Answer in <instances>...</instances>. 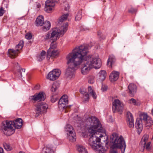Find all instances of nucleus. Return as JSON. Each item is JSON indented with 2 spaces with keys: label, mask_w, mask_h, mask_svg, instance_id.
Instances as JSON below:
<instances>
[{
  "label": "nucleus",
  "mask_w": 153,
  "mask_h": 153,
  "mask_svg": "<svg viewBox=\"0 0 153 153\" xmlns=\"http://www.w3.org/2000/svg\"><path fill=\"white\" fill-rule=\"evenodd\" d=\"M86 124L89 127L88 128V132L91 135L89 138L88 144L94 150L99 151L100 153H103L105 151L103 150L102 145L106 146L108 143V137L97 132L105 133V130L102 127L99 119L94 116L87 118L85 121Z\"/></svg>",
  "instance_id": "nucleus-1"
},
{
  "label": "nucleus",
  "mask_w": 153,
  "mask_h": 153,
  "mask_svg": "<svg viewBox=\"0 0 153 153\" xmlns=\"http://www.w3.org/2000/svg\"><path fill=\"white\" fill-rule=\"evenodd\" d=\"M88 52V48L85 45L76 47L73 50L74 54L76 55L74 58H78L80 63L79 65L81 64V72L84 75L88 73L90 69L92 68L91 65H90L85 59V55Z\"/></svg>",
  "instance_id": "nucleus-2"
},
{
  "label": "nucleus",
  "mask_w": 153,
  "mask_h": 153,
  "mask_svg": "<svg viewBox=\"0 0 153 153\" xmlns=\"http://www.w3.org/2000/svg\"><path fill=\"white\" fill-rule=\"evenodd\" d=\"M22 124V120L21 118H17L15 121L6 120L2 122L1 130L4 134L10 136L14 132L15 128H20Z\"/></svg>",
  "instance_id": "nucleus-3"
},
{
  "label": "nucleus",
  "mask_w": 153,
  "mask_h": 153,
  "mask_svg": "<svg viewBox=\"0 0 153 153\" xmlns=\"http://www.w3.org/2000/svg\"><path fill=\"white\" fill-rule=\"evenodd\" d=\"M76 55L74 54L73 51L69 53L66 57L67 64L68 67L67 68L65 74V76L69 79L74 76V72L77 69V66L80 63L78 58H74Z\"/></svg>",
  "instance_id": "nucleus-4"
},
{
  "label": "nucleus",
  "mask_w": 153,
  "mask_h": 153,
  "mask_svg": "<svg viewBox=\"0 0 153 153\" xmlns=\"http://www.w3.org/2000/svg\"><path fill=\"white\" fill-rule=\"evenodd\" d=\"M110 144L111 148H119L125 150L126 148V144L124 139L122 136H118L116 133H113L110 137Z\"/></svg>",
  "instance_id": "nucleus-5"
},
{
  "label": "nucleus",
  "mask_w": 153,
  "mask_h": 153,
  "mask_svg": "<svg viewBox=\"0 0 153 153\" xmlns=\"http://www.w3.org/2000/svg\"><path fill=\"white\" fill-rule=\"evenodd\" d=\"M68 27V23L66 22L64 24L63 26L60 27L59 31H58L56 28L52 29L51 30L49 31L50 33L51 34L50 37L51 39L53 40V41H56L57 38H59V34L63 35L67 31Z\"/></svg>",
  "instance_id": "nucleus-6"
},
{
  "label": "nucleus",
  "mask_w": 153,
  "mask_h": 153,
  "mask_svg": "<svg viewBox=\"0 0 153 153\" xmlns=\"http://www.w3.org/2000/svg\"><path fill=\"white\" fill-rule=\"evenodd\" d=\"M68 99L67 95H64L60 98L58 102V108L59 110L66 113L68 109L70 108L71 105L68 106Z\"/></svg>",
  "instance_id": "nucleus-7"
},
{
  "label": "nucleus",
  "mask_w": 153,
  "mask_h": 153,
  "mask_svg": "<svg viewBox=\"0 0 153 153\" xmlns=\"http://www.w3.org/2000/svg\"><path fill=\"white\" fill-rule=\"evenodd\" d=\"M85 59L88 63L91 65L92 68H94L97 69L100 68L101 65V63L100 59L98 57H91L90 56H86L85 55Z\"/></svg>",
  "instance_id": "nucleus-8"
},
{
  "label": "nucleus",
  "mask_w": 153,
  "mask_h": 153,
  "mask_svg": "<svg viewBox=\"0 0 153 153\" xmlns=\"http://www.w3.org/2000/svg\"><path fill=\"white\" fill-rule=\"evenodd\" d=\"M48 108V105L45 103L43 102L38 103L36 105V108L35 109V116L37 117L42 113L45 114L47 112Z\"/></svg>",
  "instance_id": "nucleus-9"
},
{
  "label": "nucleus",
  "mask_w": 153,
  "mask_h": 153,
  "mask_svg": "<svg viewBox=\"0 0 153 153\" xmlns=\"http://www.w3.org/2000/svg\"><path fill=\"white\" fill-rule=\"evenodd\" d=\"M24 46V42L20 41L19 44L16 46V50L9 49L8 51V55L11 58H14L18 56L19 51L21 50Z\"/></svg>",
  "instance_id": "nucleus-10"
},
{
  "label": "nucleus",
  "mask_w": 153,
  "mask_h": 153,
  "mask_svg": "<svg viewBox=\"0 0 153 153\" xmlns=\"http://www.w3.org/2000/svg\"><path fill=\"white\" fill-rule=\"evenodd\" d=\"M65 131L67 132L68 139L71 142L75 141L76 134L72 126L69 124L67 125L65 127Z\"/></svg>",
  "instance_id": "nucleus-11"
},
{
  "label": "nucleus",
  "mask_w": 153,
  "mask_h": 153,
  "mask_svg": "<svg viewBox=\"0 0 153 153\" xmlns=\"http://www.w3.org/2000/svg\"><path fill=\"white\" fill-rule=\"evenodd\" d=\"M112 109L113 112L121 114L123 111V105L119 100L115 99L113 102Z\"/></svg>",
  "instance_id": "nucleus-12"
},
{
  "label": "nucleus",
  "mask_w": 153,
  "mask_h": 153,
  "mask_svg": "<svg viewBox=\"0 0 153 153\" xmlns=\"http://www.w3.org/2000/svg\"><path fill=\"white\" fill-rule=\"evenodd\" d=\"M148 117H150L148 116L146 114L144 113L141 115L140 119L136 120L135 126L139 133H140L143 129V126L141 124L142 120L144 121V122L147 120Z\"/></svg>",
  "instance_id": "nucleus-13"
},
{
  "label": "nucleus",
  "mask_w": 153,
  "mask_h": 153,
  "mask_svg": "<svg viewBox=\"0 0 153 153\" xmlns=\"http://www.w3.org/2000/svg\"><path fill=\"white\" fill-rule=\"evenodd\" d=\"M45 98L44 96L43 92H40L39 93H36L33 95L29 97V100L30 102H35L39 100V101H42L44 100Z\"/></svg>",
  "instance_id": "nucleus-14"
},
{
  "label": "nucleus",
  "mask_w": 153,
  "mask_h": 153,
  "mask_svg": "<svg viewBox=\"0 0 153 153\" xmlns=\"http://www.w3.org/2000/svg\"><path fill=\"white\" fill-rule=\"evenodd\" d=\"M127 122L130 128H133L134 126V120L132 115L130 112H127Z\"/></svg>",
  "instance_id": "nucleus-15"
},
{
  "label": "nucleus",
  "mask_w": 153,
  "mask_h": 153,
  "mask_svg": "<svg viewBox=\"0 0 153 153\" xmlns=\"http://www.w3.org/2000/svg\"><path fill=\"white\" fill-rule=\"evenodd\" d=\"M128 92L129 95L131 96H134L137 91L136 86L134 84H130L128 87Z\"/></svg>",
  "instance_id": "nucleus-16"
},
{
  "label": "nucleus",
  "mask_w": 153,
  "mask_h": 153,
  "mask_svg": "<svg viewBox=\"0 0 153 153\" xmlns=\"http://www.w3.org/2000/svg\"><path fill=\"white\" fill-rule=\"evenodd\" d=\"M45 23L43 16H39L36 19L35 22V25L36 26H42Z\"/></svg>",
  "instance_id": "nucleus-17"
},
{
  "label": "nucleus",
  "mask_w": 153,
  "mask_h": 153,
  "mask_svg": "<svg viewBox=\"0 0 153 153\" xmlns=\"http://www.w3.org/2000/svg\"><path fill=\"white\" fill-rule=\"evenodd\" d=\"M119 72L116 71H113L109 76L110 79L111 81L114 82L116 81L119 78Z\"/></svg>",
  "instance_id": "nucleus-18"
},
{
  "label": "nucleus",
  "mask_w": 153,
  "mask_h": 153,
  "mask_svg": "<svg viewBox=\"0 0 153 153\" xmlns=\"http://www.w3.org/2000/svg\"><path fill=\"white\" fill-rule=\"evenodd\" d=\"M116 59L115 56L113 55H111L109 56V57L108 59L107 64L108 65L109 63L110 62V65L109 66L111 67L112 65L114 63Z\"/></svg>",
  "instance_id": "nucleus-19"
},
{
  "label": "nucleus",
  "mask_w": 153,
  "mask_h": 153,
  "mask_svg": "<svg viewBox=\"0 0 153 153\" xmlns=\"http://www.w3.org/2000/svg\"><path fill=\"white\" fill-rule=\"evenodd\" d=\"M55 6V1L53 0H48V13L54 10Z\"/></svg>",
  "instance_id": "nucleus-20"
},
{
  "label": "nucleus",
  "mask_w": 153,
  "mask_h": 153,
  "mask_svg": "<svg viewBox=\"0 0 153 153\" xmlns=\"http://www.w3.org/2000/svg\"><path fill=\"white\" fill-rule=\"evenodd\" d=\"M76 148L79 153H87V151L85 147L80 145H77Z\"/></svg>",
  "instance_id": "nucleus-21"
},
{
  "label": "nucleus",
  "mask_w": 153,
  "mask_h": 153,
  "mask_svg": "<svg viewBox=\"0 0 153 153\" xmlns=\"http://www.w3.org/2000/svg\"><path fill=\"white\" fill-rule=\"evenodd\" d=\"M98 74L99 76V79L101 81L105 79L106 77V74L105 71L102 70L100 71Z\"/></svg>",
  "instance_id": "nucleus-22"
},
{
  "label": "nucleus",
  "mask_w": 153,
  "mask_h": 153,
  "mask_svg": "<svg viewBox=\"0 0 153 153\" xmlns=\"http://www.w3.org/2000/svg\"><path fill=\"white\" fill-rule=\"evenodd\" d=\"M60 85V83L59 81H56L54 82L51 86V91H55L58 88Z\"/></svg>",
  "instance_id": "nucleus-23"
},
{
  "label": "nucleus",
  "mask_w": 153,
  "mask_h": 153,
  "mask_svg": "<svg viewBox=\"0 0 153 153\" xmlns=\"http://www.w3.org/2000/svg\"><path fill=\"white\" fill-rule=\"evenodd\" d=\"M68 15V14L66 13L63 15L59 19L58 21V24H60L64 20H66Z\"/></svg>",
  "instance_id": "nucleus-24"
},
{
  "label": "nucleus",
  "mask_w": 153,
  "mask_h": 153,
  "mask_svg": "<svg viewBox=\"0 0 153 153\" xmlns=\"http://www.w3.org/2000/svg\"><path fill=\"white\" fill-rule=\"evenodd\" d=\"M88 91L90 94L91 96L93 98L95 99L97 98V95L94 91L93 90L91 86H88Z\"/></svg>",
  "instance_id": "nucleus-25"
},
{
  "label": "nucleus",
  "mask_w": 153,
  "mask_h": 153,
  "mask_svg": "<svg viewBox=\"0 0 153 153\" xmlns=\"http://www.w3.org/2000/svg\"><path fill=\"white\" fill-rule=\"evenodd\" d=\"M144 123L146 127H150L152 125L153 120L150 117H148V119L144 122Z\"/></svg>",
  "instance_id": "nucleus-26"
},
{
  "label": "nucleus",
  "mask_w": 153,
  "mask_h": 153,
  "mask_svg": "<svg viewBox=\"0 0 153 153\" xmlns=\"http://www.w3.org/2000/svg\"><path fill=\"white\" fill-rule=\"evenodd\" d=\"M58 54V52L57 50L53 49L52 50H51V51H48V56L51 57H54L57 56Z\"/></svg>",
  "instance_id": "nucleus-27"
},
{
  "label": "nucleus",
  "mask_w": 153,
  "mask_h": 153,
  "mask_svg": "<svg viewBox=\"0 0 153 153\" xmlns=\"http://www.w3.org/2000/svg\"><path fill=\"white\" fill-rule=\"evenodd\" d=\"M55 76L53 72L52 71L48 73V79L53 81L55 80L57 78Z\"/></svg>",
  "instance_id": "nucleus-28"
},
{
  "label": "nucleus",
  "mask_w": 153,
  "mask_h": 153,
  "mask_svg": "<svg viewBox=\"0 0 153 153\" xmlns=\"http://www.w3.org/2000/svg\"><path fill=\"white\" fill-rule=\"evenodd\" d=\"M52 71L53 73L54 74V75H55V76L56 77L58 78L61 74V71L58 69H54Z\"/></svg>",
  "instance_id": "nucleus-29"
},
{
  "label": "nucleus",
  "mask_w": 153,
  "mask_h": 153,
  "mask_svg": "<svg viewBox=\"0 0 153 153\" xmlns=\"http://www.w3.org/2000/svg\"><path fill=\"white\" fill-rule=\"evenodd\" d=\"M82 10H80L78 11L75 17V19L76 21H79L82 18Z\"/></svg>",
  "instance_id": "nucleus-30"
},
{
  "label": "nucleus",
  "mask_w": 153,
  "mask_h": 153,
  "mask_svg": "<svg viewBox=\"0 0 153 153\" xmlns=\"http://www.w3.org/2000/svg\"><path fill=\"white\" fill-rule=\"evenodd\" d=\"M3 145L4 148L8 151H10L12 149V148L10 146L8 143H4Z\"/></svg>",
  "instance_id": "nucleus-31"
},
{
  "label": "nucleus",
  "mask_w": 153,
  "mask_h": 153,
  "mask_svg": "<svg viewBox=\"0 0 153 153\" xmlns=\"http://www.w3.org/2000/svg\"><path fill=\"white\" fill-rule=\"evenodd\" d=\"M58 100V96L56 94H53L51 97V101L52 103H54Z\"/></svg>",
  "instance_id": "nucleus-32"
},
{
  "label": "nucleus",
  "mask_w": 153,
  "mask_h": 153,
  "mask_svg": "<svg viewBox=\"0 0 153 153\" xmlns=\"http://www.w3.org/2000/svg\"><path fill=\"white\" fill-rule=\"evenodd\" d=\"M42 30L46 32L48 30V21H46L42 27Z\"/></svg>",
  "instance_id": "nucleus-33"
},
{
  "label": "nucleus",
  "mask_w": 153,
  "mask_h": 153,
  "mask_svg": "<svg viewBox=\"0 0 153 153\" xmlns=\"http://www.w3.org/2000/svg\"><path fill=\"white\" fill-rule=\"evenodd\" d=\"M51 44L50 47L48 49V51H51V49H53L54 48H56V45L54 43L55 41H53V40H52Z\"/></svg>",
  "instance_id": "nucleus-34"
},
{
  "label": "nucleus",
  "mask_w": 153,
  "mask_h": 153,
  "mask_svg": "<svg viewBox=\"0 0 153 153\" xmlns=\"http://www.w3.org/2000/svg\"><path fill=\"white\" fill-rule=\"evenodd\" d=\"M25 71V69H22V68L19 67V69H18V75L19 78H21L22 77V71H23L24 72Z\"/></svg>",
  "instance_id": "nucleus-35"
},
{
  "label": "nucleus",
  "mask_w": 153,
  "mask_h": 153,
  "mask_svg": "<svg viewBox=\"0 0 153 153\" xmlns=\"http://www.w3.org/2000/svg\"><path fill=\"white\" fill-rule=\"evenodd\" d=\"M4 2H3L2 4V6L0 9V16H2L5 13V11L4 9L3 5Z\"/></svg>",
  "instance_id": "nucleus-36"
},
{
  "label": "nucleus",
  "mask_w": 153,
  "mask_h": 153,
  "mask_svg": "<svg viewBox=\"0 0 153 153\" xmlns=\"http://www.w3.org/2000/svg\"><path fill=\"white\" fill-rule=\"evenodd\" d=\"M83 100L85 102L88 101L89 99V95L88 94L83 96Z\"/></svg>",
  "instance_id": "nucleus-37"
},
{
  "label": "nucleus",
  "mask_w": 153,
  "mask_h": 153,
  "mask_svg": "<svg viewBox=\"0 0 153 153\" xmlns=\"http://www.w3.org/2000/svg\"><path fill=\"white\" fill-rule=\"evenodd\" d=\"M25 37L27 39H31L32 36L30 33H28L26 34Z\"/></svg>",
  "instance_id": "nucleus-38"
},
{
  "label": "nucleus",
  "mask_w": 153,
  "mask_h": 153,
  "mask_svg": "<svg viewBox=\"0 0 153 153\" xmlns=\"http://www.w3.org/2000/svg\"><path fill=\"white\" fill-rule=\"evenodd\" d=\"M36 57L37 60L39 61H41L45 58L43 57H42L38 54L37 56Z\"/></svg>",
  "instance_id": "nucleus-39"
},
{
  "label": "nucleus",
  "mask_w": 153,
  "mask_h": 153,
  "mask_svg": "<svg viewBox=\"0 0 153 153\" xmlns=\"http://www.w3.org/2000/svg\"><path fill=\"white\" fill-rule=\"evenodd\" d=\"M55 149L52 147L51 148L48 147V153H54Z\"/></svg>",
  "instance_id": "nucleus-40"
},
{
  "label": "nucleus",
  "mask_w": 153,
  "mask_h": 153,
  "mask_svg": "<svg viewBox=\"0 0 153 153\" xmlns=\"http://www.w3.org/2000/svg\"><path fill=\"white\" fill-rule=\"evenodd\" d=\"M80 90L81 93L83 94V96L88 94L86 92L85 90L84 89H80Z\"/></svg>",
  "instance_id": "nucleus-41"
},
{
  "label": "nucleus",
  "mask_w": 153,
  "mask_h": 153,
  "mask_svg": "<svg viewBox=\"0 0 153 153\" xmlns=\"http://www.w3.org/2000/svg\"><path fill=\"white\" fill-rule=\"evenodd\" d=\"M111 149L110 153H118L117 148H111Z\"/></svg>",
  "instance_id": "nucleus-42"
},
{
  "label": "nucleus",
  "mask_w": 153,
  "mask_h": 153,
  "mask_svg": "<svg viewBox=\"0 0 153 153\" xmlns=\"http://www.w3.org/2000/svg\"><path fill=\"white\" fill-rule=\"evenodd\" d=\"M136 10L133 8H131L130 9L128 10L129 13H133L136 12Z\"/></svg>",
  "instance_id": "nucleus-43"
},
{
  "label": "nucleus",
  "mask_w": 153,
  "mask_h": 153,
  "mask_svg": "<svg viewBox=\"0 0 153 153\" xmlns=\"http://www.w3.org/2000/svg\"><path fill=\"white\" fill-rule=\"evenodd\" d=\"M45 52L44 51H42V52L39 55L42 57H43L44 58H45Z\"/></svg>",
  "instance_id": "nucleus-44"
},
{
  "label": "nucleus",
  "mask_w": 153,
  "mask_h": 153,
  "mask_svg": "<svg viewBox=\"0 0 153 153\" xmlns=\"http://www.w3.org/2000/svg\"><path fill=\"white\" fill-rule=\"evenodd\" d=\"M97 35L99 37L101 38V39H104L105 38V37H102L103 36L102 34L100 32H98L97 33Z\"/></svg>",
  "instance_id": "nucleus-45"
},
{
  "label": "nucleus",
  "mask_w": 153,
  "mask_h": 153,
  "mask_svg": "<svg viewBox=\"0 0 153 153\" xmlns=\"http://www.w3.org/2000/svg\"><path fill=\"white\" fill-rule=\"evenodd\" d=\"M150 142H148L146 145V150H149L150 149Z\"/></svg>",
  "instance_id": "nucleus-46"
},
{
  "label": "nucleus",
  "mask_w": 153,
  "mask_h": 153,
  "mask_svg": "<svg viewBox=\"0 0 153 153\" xmlns=\"http://www.w3.org/2000/svg\"><path fill=\"white\" fill-rule=\"evenodd\" d=\"M48 0H47L45 2V11L46 12H47L48 11V8H47V7H48Z\"/></svg>",
  "instance_id": "nucleus-47"
},
{
  "label": "nucleus",
  "mask_w": 153,
  "mask_h": 153,
  "mask_svg": "<svg viewBox=\"0 0 153 153\" xmlns=\"http://www.w3.org/2000/svg\"><path fill=\"white\" fill-rule=\"evenodd\" d=\"M107 89V86L106 85H102V90L103 91H106Z\"/></svg>",
  "instance_id": "nucleus-48"
},
{
  "label": "nucleus",
  "mask_w": 153,
  "mask_h": 153,
  "mask_svg": "<svg viewBox=\"0 0 153 153\" xmlns=\"http://www.w3.org/2000/svg\"><path fill=\"white\" fill-rule=\"evenodd\" d=\"M130 102L131 103H132L134 105H135L136 104V101L135 99H131L130 100Z\"/></svg>",
  "instance_id": "nucleus-49"
},
{
  "label": "nucleus",
  "mask_w": 153,
  "mask_h": 153,
  "mask_svg": "<svg viewBox=\"0 0 153 153\" xmlns=\"http://www.w3.org/2000/svg\"><path fill=\"white\" fill-rule=\"evenodd\" d=\"M48 152L47 147H44L43 149L42 153H48Z\"/></svg>",
  "instance_id": "nucleus-50"
},
{
  "label": "nucleus",
  "mask_w": 153,
  "mask_h": 153,
  "mask_svg": "<svg viewBox=\"0 0 153 153\" xmlns=\"http://www.w3.org/2000/svg\"><path fill=\"white\" fill-rule=\"evenodd\" d=\"M148 139V137L147 136H146L145 137H144V138L143 139V144L144 145H145L146 142L147 141Z\"/></svg>",
  "instance_id": "nucleus-51"
},
{
  "label": "nucleus",
  "mask_w": 153,
  "mask_h": 153,
  "mask_svg": "<svg viewBox=\"0 0 153 153\" xmlns=\"http://www.w3.org/2000/svg\"><path fill=\"white\" fill-rule=\"evenodd\" d=\"M94 78H92L89 79L88 81V82L91 84H93L94 83Z\"/></svg>",
  "instance_id": "nucleus-52"
},
{
  "label": "nucleus",
  "mask_w": 153,
  "mask_h": 153,
  "mask_svg": "<svg viewBox=\"0 0 153 153\" xmlns=\"http://www.w3.org/2000/svg\"><path fill=\"white\" fill-rule=\"evenodd\" d=\"M89 30V29L88 27H82V29H81V30H82L84 31H86Z\"/></svg>",
  "instance_id": "nucleus-53"
},
{
  "label": "nucleus",
  "mask_w": 153,
  "mask_h": 153,
  "mask_svg": "<svg viewBox=\"0 0 153 153\" xmlns=\"http://www.w3.org/2000/svg\"><path fill=\"white\" fill-rule=\"evenodd\" d=\"M77 118V119H78L77 120H76V122L77 123H79L80 122H81V118L79 117H78V116L77 115V116H76V117Z\"/></svg>",
  "instance_id": "nucleus-54"
},
{
  "label": "nucleus",
  "mask_w": 153,
  "mask_h": 153,
  "mask_svg": "<svg viewBox=\"0 0 153 153\" xmlns=\"http://www.w3.org/2000/svg\"><path fill=\"white\" fill-rule=\"evenodd\" d=\"M43 37H44V40H46L47 39H48V34H47L46 36H42Z\"/></svg>",
  "instance_id": "nucleus-55"
},
{
  "label": "nucleus",
  "mask_w": 153,
  "mask_h": 153,
  "mask_svg": "<svg viewBox=\"0 0 153 153\" xmlns=\"http://www.w3.org/2000/svg\"><path fill=\"white\" fill-rule=\"evenodd\" d=\"M3 150L2 148L0 147V153H3Z\"/></svg>",
  "instance_id": "nucleus-56"
},
{
  "label": "nucleus",
  "mask_w": 153,
  "mask_h": 153,
  "mask_svg": "<svg viewBox=\"0 0 153 153\" xmlns=\"http://www.w3.org/2000/svg\"><path fill=\"white\" fill-rule=\"evenodd\" d=\"M41 6L40 4L38 3V4H37L36 7L38 8H39Z\"/></svg>",
  "instance_id": "nucleus-57"
},
{
  "label": "nucleus",
  "mask_w": 153,
  "mask_h": 153,
  "mask_svg": "<svg viewBox=\"0 0 153 153\" xmlns=\"http://www.w3.org/2000/svg\"><path fill=\"white\" fill-rule=\"evenodd\" d=\"M48 29H49V28H50L51 27V25L50 22L49 21H48Z\"/></svg>",
  "instance_id": "nucleus-58"
},
{
  "label": "nucleus",
  "mask_w": 153,
  "mask_h": 153,
  "mask_svg": "<svg viewBox=\"0 0 153 153\" xmlns=\"http://www.w3.org/2000/svg\"><path fill=\"white\" fill-rule=\"evenodd\" d=\"M15 65L19 67V64L18 63H16L15 64Z\"/></svg>",
  "instance_id": "nucleus-59"
},
{
  "label": "nucleus",
  "mask_w": 153,
  "mask_h": 153,
  "mask_svg": "<svg viewBox=\"0 0 153 153\" xmlns=\"http://www.w3.org/2000/svg\"><path fill=\"white\" fill-rule=\"evenodd\" d=\"M46 78L47 79H48V74H46Z\"/></svg>",
  "instance_id": "nucleus-60"
},
{
  "label": "nucleus",
  "mask_w": 153,
  "mask_h": 153,
  "mask_svg": "<svg viewBox=\"0 0 153 153\" xmlns=\"http://www.w3.org/2000/svg\"><path fill=\"white\" fill-rule=\"evenodd\" d=\"M151 112H152V113L153 116V109H152V111H151Z\"/></svg>",
  "instance_id": "nucleus-61"
},
{
  "label": "nucleus",
  "mask_w": 153,
  "mask_h": 153,
  "mask_svg": "<svg viewBox=\"0 0 153 153\" xmlns=\"http://www.w3.org/2000/svg\"><path fill=\"white\" fill-rule=\"evenodd\" d=\"M19 153H25V152H19Z\"/></svg>",
  "instance_id": "nucleus-62"
},
{
  "label": "nucleus",
  "mask_w": 153,
  "mask_h": 153,
  "mask_svg": "<svg viewBox=\"0 0 153 153\" xmlns=\"http://www.w3.org/2000/svg\"><path fill=\"white\" fill-rule=\"evenodd\" d=\"M37 86H36L35 88H36V89H38V88H37V87H37Z\"/></svg>",
  "instance_id": "nucleus-63"
},
{
  "label": "nucleus",
  "mask_w": 153,
  "mask_h": 153,
  "mask_svg": "<svg viewBox=\"0 0 153 153\" xmlns=\"http://www.w3.org/2000/svg\"><path fill=\"white\" fill-rule=\"evenodd\" d=\"M48 58V54H47V58Z\"/></svg>",
  "instance_id": "nucleus-64"
}]
</instances>
